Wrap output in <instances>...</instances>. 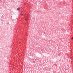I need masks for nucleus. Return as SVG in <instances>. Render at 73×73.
Segmentation results:
<instances>
[{
    "instance_id": "nucleus-4",
    "label": "nucleus",
    "mask_w": 73,
    "mask_h": 73,
    "mask_svg": "<svg viewBox=\"0 0 73 73\" xmlns=\"http://www.w3.org/2000/svg\"><path fill=\"white\" fill-rule=\"evenodd\" d=\"M26 20H27V19H26Z\"/></svg>"
},
{
    "instance_id": "nucleus-2",
    "label": "nucleus",
    "mask_w": 73,
    "mask_h": 73,
    "mask_svg": "<svg viewBox=\"0 0 73 73\" xmlns=\"http://www.w3.org/2000/svg\"><path fill=\"white\" fill-rule=\"evenodd\" d=\"M72 40H73V37L72 38Z\"/></svg>"
},
{
    "instance_id": "nucleus-3",
    "label": "nucleus",
    "mask_w": 73,
    "mask_h": 73,
    "mask_svg": "<svg viewBox=\"0 0 73 73\" xmlns=\"http://www.w3.org/2000/svg\"><path fill=\"white\" fill-rule=\"evenodd\" d=\"M23 14H22V15L23 16Z\"/></svg>"
},
{
    "instance_id": "nucleus-1",
    "label": "nucleus",
    "mask_w": 73,
    "mask_h": 73,
    "mask_svg": "<svg viewBox=\"0 0 73 73\" xmlns=\"http://www.w3.org/2000/svg\"><path fill=\"white\" fill-rule=\"evenodd\" d=\"M20 8L19 7H18L17 8V11H19V10H20Z\"/></svg>"
}]
</instances>
